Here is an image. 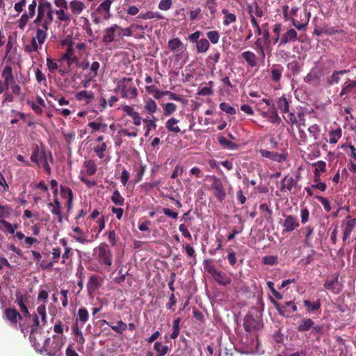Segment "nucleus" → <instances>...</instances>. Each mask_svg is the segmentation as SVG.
Segmentation results:
<instances>
[{
  "mask_svg": "<svg viewBox=\"0 0 356 356\" xmlns=\"http://www.w3.org/2000/svg\"><path fill=\"white\" fill-rule=\"evenodd\" d=\"M66 337L61 335H53L52 340L50 338L43 339L41 341V347L48 355L57 356L65 344Z\"/></svg>",
  "mask_w": 356,
  "mask_h": 356,
  "instance_id": "1",
  "label": "nucleus"
},
{
  "mask_svg": "<svg viewBox=\"0 0 356 356\" xmlns=\"http://www.w3.org/2000/svg\"><path fill=\"white\" fill-rule=\"evenodd\" d=\"M29 339L35 349L39 350L41 347V341H43L42 336V329L40 326L38 316L33 315V323L31 325Z\"/></svg>",
  "mask_w": 356,
  "mask_h": 356,
  "instance_id": "2",
  "label": "nucleus"
},
{
  "mask_svg": "<svg viewBox=\"0 0 356 356\" xmlns=\"http://www.w3.org/2000/svg\"><path fill=\"white\" fill-rule=\"evenodd\" d=\"M204 270L212 276L219 285L227 286L232 282L229 277L225 273L218 270L213 264H209L207 260L204 261Z\"/></svg>",
  "mask_w": 356,
  "mask_h": 356,
  "instance_id": "3",
  "label": "nucleus"
},
{
  "mask_svg": "<svg viewBox=\"0 0 356 356\" xmlns=\"http://www.w3.org/2000/svg\"><path fill=\"white\" fill-rule=\"evenodd\" d=\"M347 70L335 71L328 79V83L330 85L341 84V89H349L353 87L355 83L346 76Z\"/></svg>",
  "mask_w": 356,
  "mask_h": 356,
  "instance_id": "4",
  "label": "nucleus"
},
{
  "mask_svg": "<svg viewBox=\"0 0 356 356\" xmlns=\"http://www.w3.org/2000/svg\"><path fill=\"white\" fill-rule=\"evenodd\" d=\"M97 252V259L99 264L111 266L112 264L113 254L106 243H102L95 249Z\"/></svg>",
  "mask_w": 356,
  "mask_h": 356,
  "instance_id": "5",
  "label": "nucleus"
},
{
  "mask_svg": "<svg viewBox=\"0 0 356 356\" xmlns=\"http://www.w3.org/2000/svg\"><path fill=\"white\" fill-rule=\"evenodd\" d=\"M270 302L274 305L280 316L289 318L291 313L297 311V306L293 301L285 302L281 305L273 298H270Z\"/></svg>",
  "mask_w": 356,
  "mask_h": 356,
  "instance_id": "6",
  "label": "nucleus"
},
{
  "mask_svg": "<svg viewBox=\"0 0 356 356\" xmlns=\"http://www.w3.org/2000/svg\"><path fill=\"white\" fill-rule=\"evenodd\" d=\"M47 154H49L50 161L53 162L52 154L51 152H47L46 150V147L44 144L42 143L40 147L37 144H34L32 146L31 160L33 163L40 167V159H42L43 157H45Z\"/></svg>",
  "mask_w": 356,
  "mask_h": 356,
  "instance_id": "7",
  "label": "nucleus"
},
{
  "mask_svg": "<svg viewBox=\"0 0 356 356\" xmlns=\"http://www.w3.org/2000/svg\"><path fill=\"white\" fill-rule=\"evenodd\" d=\"M30 295L26 291L22 292L20 291H17L15 293V303H16L19 309L22 314L25 317H31V314L28 309V305L29 303Z\"/></svg>",
  "mask_w": 356,
  "mask_h": 356,
  "instance_id": "8",
  "label": "nucleus"
},
{
  "mask_svg": "<svg viewBox=\"0 0 356 356\" xmlns=\"http://www.w3.org/2000/svg\"><path fill=\"white\" fill-rule=\"evenodd\" d=\"M210 179L212 181L211 190L213 191L214 196L218 201L222 202L226 197V193L221 180L215 175L210 177Z\"/></svg>",
  "mask_w": 356,
  "mask_h": 356,
  "instance_id": "9",
  "label": "nucleus"
},
{
  "mask_svg": "<svg viewBox=\"0 0 356 356\" xmlns=\"http://www.w3.org/2000/svg\"><path fill=\"white\" fill-rule=\"evenodd\" d=\"M261 38H257L255 41V45L261 54L262 58H265V52L264 49L266 48H268L271 43V40L270 38V32L268 29H266L263 30Z\"/></svg>",
  "mask_w": 356,
  "mask_h": 356,
  "instance_id": "10",
  "label": "nucleus"
},
{
  "mask_svg": "<svg viewBox=\"0 0 356 356\" xmlns=\"http://www.w3.org/2000/svg\"><path fill=\"white\" fill-rule=\"evenodd\" d=\"M323 286L333 294H339L343 289V284L339 282V274L337 273L332 277H327L323 284Z\"/></svg>",
  "mask_w": 356,
  "mask_h": 356,
  "instance_id": "11",
  "label": "nucleus"
},
{
  "mask_svg": "<svg viewBox=\"0 0 356 356\" xmlns=\"http://www.w3.org/2000/svg\"><path fill=\"white\" fill-rule=\"evenodd\" d=\"M261 322L251 314H246L243 319V327L247 332L258 330L261 328Z\"/></svg>",
  "mask_w": 356,
  "mask_h": 356,
  "instance_id": "12",
  "label": "nucleus"
},
{
  "mask_svg": "<svg viewBox=\"0 0 356 356\" xmlns=\"http://www.w3.org/2000/svg\"><path fill=\"white\" fill-rule=\"evenodd\" d=\"M356 226V218H353L350 216L346 218V221L342 223L343 237L342 240L345 242L350 236L351 232Z\"/></svg>",
  "mask_w": 356,
  "mask_h": 356,
  "instance_id": "13",
  "label": "nucleus"
},
{
  "mask_svg": "<svg viewBox=\"0 0 356 356\" xmlns=\"http://www.w3.org/2000/svg\"><path fill=\"white\" fill-rule=\"evenodd\" d=\"M2 77L4 79V84L6 89L9 87L11 89H19V87L17 85H14V77L13 74V70L10 65H6L2 72Z\"/></svg>",
  "mask_w": 356,
  "mask_h": 356,
  "instance_id": "14",
  "label": "nucleus"
},
{
  "mask_svg": "<svg viewBox=\"0 0 356 356\" xmlns=\"http://www.w3.org/2000/svg\"><path fill=\"white\" fill-rule=\"evenodd\" d=\"M77 59L78 58L75 55L73 48V42L70 41L69 42L65 53L61 56V61H66V66L69 65L70 70L72 64L77 62Z\"/></svg>",
  "mask_w": 356,
  "mask_h": 356,
  "instance_id": "15",
  "label": "nucleus"
},
{
  "mask_svg": "<svg viewBox=\"0 0 356 356\" xmlns=\"http://www.w3.org/2000/svg\"><path fill=\"white\" fill-rule=\"evenodd\" d=\"M118 28V25L113 24V26L104 29L102 42L105 44H108L113 41L118 40V38H115L116 37H118V35H117Z\"/></svg>",
  "mask_w": 356,
  "mask_h": 356,
  "instance_id": "16",
  "label": "nucleus"
},
{
  "mask_svg": "<svg viewBox=\"0 0 356 356\" xmlns=\"http://www.w3.org/2000/svg\"><path fill=\"white\" fill-rule=\"evenodd\" d=\"M283 232L289 233L299 227V222L296 216L293 215L286 216L282 222Z\"/></svg>",
  "mask_w": 356,
  "mask_h": 356,
  "instance_id": "17",
  "label": "nucleus"
},
{
  "mask_svg": "<svg viewBox=\"0 0 356 356\" xmlns=\"http://www.w3.org/2000/svg\"><path fill=\"white\" fill-rule=\"evenodd\" d=\"M54 9L51 3L47 0H38V14L34 20L40 21L44 15Z\"/></svg>",
  "mask_w": 356,
  "mask_h": 356,
  "instance_id": "18",
  "label": "nucleus"
},
{
  "mask_svg": "<svg viewBox=\"0 0 356 356\" xmlns=\"http://www.w3.org/2000/svg\"><path fill=\"white\" fill-rule=\"evenodd\" d=\"M47 65L48 70L50 73H55L56 71L58 70V72L63 74L65 73H67L69 70V65L68 66H61L60 65L58 64V61H54L53 59H51L49 57L47 58Z\"/></svg>",
  "mask_w": 356,
  "mask_h": 356,
  "instance_id": "19",
  "label": "nucleus"
},
{
  "mask_svg": "<svg viewBox=\"0 0 356 356\" xmlns=\"http://www.w3.org/2000/svg\"><path fill=\"white\" fill-rule=\"evenodd\" d=\"M323 75V68L319 66H316L313 67L305 77V81L309 83H316Z\"/></svg>",
  "mask_w": 356,
  "mask_h": 356,
  "instance_id": "20",
  "label": "nucleus"
},
{
  "mask_svg": "<svg viewBox=\"0 0 356 356\" xmlns=\"http://www.w3.org/2000/svg\"><path fill=\"white\" fill-rule=\"evenodd\" d=\"M102 285V279L97 275H92L88 279L87 283V290L89 295H92Z\"/></svg>",
  "mask_w": 356,
  "mask_h": 356,
  "instance_id": "21",
  "label": "nucleus"
},
{
  "mask_svg": "<svg viewBox=\"0 0 356 356\" xmlns=\"http://www.w3.org/2000/svg\"><path fill=\"white\" fill-rule=\"evenodd\" d=\"M4 316L12 324H17L19 321L22 320V316L15 308L8 307L4 310Z\"/></svg>",
  "mask_w": 356,
  "mask_h": 356,
  "instance_id": "22",
  "label": "nucleus"
},
{
  "mask_svg": "<svg viewBox=\"0 0 356 356\" xmlns=\"http://www.w3.org/2000/svg\"><path fill=\"white\" fill-rule=\"evenodd\" d=\"M298 40L297 31L294 29H289L286 32L282 35L279 46L285 45L287 43L293 42Z\"/></svg>",
  "mask_w": 356,
  "mask_h": 356,
  "instance_id": "23",
  "label": "nucleus"
},
{
  "mask_svg": "<svg viewBox=\"0 0 356 356\" xmlns=\"http://www.w3.org/2000/svg\"><path fill=\"white\" fill-rule=\"evenodd\" d=\"M36 26L35 30V36L32 39H35V40L40 44L42 45L44 43L47 38L49 28H46L43 26H40V24H35Z\"/></svg>",
  "mask_w": 356,
  "mask_h": 356,
  "instance_id": "24",
  "label": "nucleus"
},
{
  "mask_svg": "<svg viewBox=\"0 0 356 356\" xmlns=\"http://www.w3.org/2000/svg\"><path fill=\"white\" fill-rule=\"evenodd\" d=\"M73 234L70 236L78 243L85 244L88 243L90 241L87 238L88 235L84 233L79 227H72Z\"/></svg>",
  "mask_w": 356,
  "mask_h": 356,
  "instance_id": "25",
  "label": "nucleus"
},
{
  "mask_svg": "<svg viewBox=\"0 0 356 356\" xmlns=\"http://www.w3.org/2000/svg\"><path fill=\"white\" fill-rule=\"evenodd\" d=\"M69 8L71 10V15L77 16L86 8V5L81 1L72 0L69 3Z\"/></svg>",
  "mask_w": 356,
  "mask_h": 356,
  "instance_id": "26",
  "label": "nucleus"
},
{
  "mask_svg": "<svg viewBox=\"0 0 356 356\" xmlns=\"http://www.w3.org/2000/svg\"><path fill=\"white\" fill-rule=\"evenodd\" d=\"M54 14H55V10L54 9H52L51 11H49L45 14L43 19H42L40 21L33 20V24H40V26H43L44 28L46 27L49 29V26L54 22Z\"/></svg>",
  "mask_w": 356,
  "mask_h": 356,
  "instance_id": "27",
  "label": "nucleus"
},
{
  "mask_svg": "<svg viewBox=\"0 0 356 356\" xmlns=\"http://www.w3.org/2000/svg\"><path fill=\"white\" fill-rule=\"evenodd\" d=\"M241 57L246 61L248 65L252 67H256L258 65V58L252 51H244L241 54Z\"/></svg>",
  "mask_w": 356,
  "mask_h": 356,
  "instance_id": "28",
  "label": "nucleus"
},
{
  "mask_svg": "<svg viewBox=\"0 0 356 356\" xmlns=\"http://www.w3.org/2000/svg\"><path fill=\"white\" fill-rule=\"evenodd\" d=\"M248 13L250 16H254L255 17H261L264 15L262 8L259 6L257 2L254 1L248 5Z\"/></svg>",
  "mask_w": 356,
  "mask_h": 356,
  "instance_id": "29",
  "label": "nucleus"
},
{
  "mask_svg": "<svg viewBox=\"0 0 356 356\" xmlns=\"http://www.w3.org/2000/svg\"><path fill=\"white\" fill-rule=\"evenodd\" d=\"M281 191L286 189L288 191H291L293 187L298 185V179H295L291 177L285 176L281 181Z\"/></svg>",
  "mask_w": 356,
  "mask_h": 356,
  "instance_id": "30",
  "label": "nucleus"
},
{
  "mask_svg": "<svg viewBox=\"0 0 356 356\" xmlns=\"http://www.w3.org/2000/svg\"><path fill=\"white\" fill-rule=\"evenodd\" d=\"M76 99L83 102L84 104H88L94 99V95L91 90H81L76 94Z\"/></svg>",
  "mask_w": 356,
  "mask_h": 356,
  "instance_id": "31",
  "label": "nucleus"
},
{
  "mask_svg": "<svg viewBox=\"0 0 356 356\" xmlns=\"http://www.w3.org/2000/svg\"><path fill=\"white\" fill-rule=\"evenodd\" d=\"M67 9H58L55 10V15L58 20L60 22H64L65 24H69L71 22V14L67 13Z\"/></svg>",
  "mask_w": 356,
  "mask_h": 356,
  "instance_id": "32",
  "label": "nucleus"
},
{
  "mask_svg": "<svg viewBox=\"0 0 356 356\" xmlns=\"http://www.w3.org/2000/svg\"><path fill=\"white\" fill-rule=\"evenodd\" d=\"M115 89H136V86L132 78H123L119 81Z\"/></svg>",
  "mask_w": 356,
  "mask_h": 356,
  "instance_id": "33",
  "label": "nucleus"
},
{
  "mask_svg": "<svg viewBox=\"0 0 356 356\" xmlns=\"http://www.w3.org/2000/svg\"><path fill=\"white\" fill-rule=\"evenodd\" d=\"M83 325L79 323H77V322H75L74 325L72 327V331L74 336L76 337V341L79 343L83 345L85 342V339L83 337V333L81 330V327Z\"/></svg>",
  "mask_w": 356,
  "mask_h": 356,
  "instance_id": "34",
  "label": "nucleus"
},
{
  "mask_svg": "<svg viewBox=\"0 0 356 356\" xmlns=\"http://www.w3.org/2000/svg\"><path fill=\"white\" fill-rule=\"evenodd\" d=\"M315 323L311 318H303L297 327V330L300 332H303L312 329Z\"/></svg>",
  "mask_w": 356,
  "mask_h": 356,
  "instance_id": "35",
  "label": "nucleus"
},
{
  "mask_svg": "<svg viewBox=\"0 0 356 356\" xmlns=\"http://www.w3.org/2000/svg\"><path fill=\"white\" fill-rule=\"evenodd\" d=\"M89 319V314L86 308L81 307L79 309L75 322L81 323L82 325Z\"/></svg>",
  "mask_w": 356,
  "mask_h": 356,
  "instance_id": "36",
  "label": "nucleus"
},
{
  "mask_svg": "<svg viewBox=\"0 0 356 356\" xmlns=\"http://www.w3.org/2000/svg\"><path fill=\"white\" fill-rule=\"evenodd\" d=\"M302 302L306 307L307 312L309 313L318 311L321 309V304L319 300L314 302H312L309 300H303Z\"/></svg>",
  "mask_w": 356,
  "mask_h": 356,
  "instance_id": "37",
  "label": "nucleus"
},
{
  "mask_svg": "<svg viewBox=\"0 0 356 356\" xmlns=\"http://www.w3.org/2000/svg\"><path fill=\"white\" fill-rule=\"evenodd\" d=\"M13 213V209L9 205L0 204V223L6 220V218H9Z\"/></svg>",
  "mask_w": 356,
  "mask_h": 356,
  "instance_id": "38",
  "label": "nucleus"
},
{
  "mask_svg": "<svg viewBox=\"0 0 356 356\" xmlns=\"http://www.w3.org/2000/svg\"><path fill=\"white\" fill-rule=\"evenodd\" d=\"M113 0H104L102 2L97 8V11L99 13H105L104 18H108L109 16V10L111 8Z\"/></svg>",
  "mask_w": 356,
  "mask_h": 356,
  "instance_id": "39",
  "label": "nucleus"
},
{
  "mask_svg": "<svg viewBox=\"0 0 356 356\" xmlns=\"http://www.w3.org/2000/svg\"><path fill=\"white\" fill-rule=\"evenodd\" d=\"M210 47V43L206 38H201L196 43V50L197 53L204 54L208 51Z\"/></svg>",
  "mask_w": 356,
  "mask_h": 356,
  "instance_id": "40",
  "label": "nucleus"
},
{
  "mask_svg": "<svg viewBox=\"0 0 356 356\" xmlns=\"http://www.w3.org/2000/svg\"><path fill=\"white\" fill-rule=\"evenodd\" d=\"M178 122H179L178 120H177L174 118H170L166 122V124H165L166 129L170 132H173V133H176V134L180 132L181 129L177 126Z\"/></svg>",
  "mask_w": 356,
  "mask_h": 356,
  "instance_id": "41",
  "label": "nucleus"
},
{
  "mask_svg": "<svg viewBox=\"0 0 356 356\" xmlns=\"http://www.w3.org/2000/svg\"><path fill=\"white\" fill-rule=\"evenodd\" d=\"M181 321V318H177L173 320V321H172V332L170 334V338L171 339H176L178 337L179 332H180V330H181V327H180Z\"/></svg>",
  "mask_w": 356,
  "mask_h": 356,
  "instance_id": "42",
  "label": "nucleus"
},
{
  "mask_svg": "<svg viewBox=\"0 0 356 356\" xmlns=\"http://www.w3.org/2000/svg\"><path fill=\"white\" fill-rule=\"evenodd\" d=\"M222 13L224 15L223 24L228 26L232 23L236 22V16L234 13H230L227 9H222Z\"/></svg>",
  "mask_w": 356,
  "mask_h": 356,
  "instance_id": "43",
  "label": "nucleus"
},
{
  "mask_svg": "<svg viewBox=\"0 0 356 356\" xmlns=\"http://www.w3.org/2000/svg\"><path fill=\"white\" fill-rule=\"evenodd\" d=\"M259 210L262 213L263 217L268 221L273 220V211L270 209L267 204H261L259 206Z\"/></svg>",
  "mask_w": 356,
  "mask_h": 356,
  "instance_id": "44",
  "label": "nucleus"
},
{
  "mask_svg": "<svg viewBox=\"0 0 356 356\" xmlns=\"http://www.w3.org/2000/svg\"><path fill=\"white\" fill-rule=\"evenodd\" d=\"M83 166L86 170V174L88 176H92L95 174L97 171V165L94 161L88 160L83 163Z\"/></svg>",
  "mask_w": 356,
  "mask_h": 356,
  "instance_id": "45",
  "label": "nucleus"
},
{
  "mask_svg": "<svg viewBox=\"0 0 356 356\" xmlns=\"http://www.w3.org/2000/svg\"><path fill=\"white\" fill-rule=\"evenodd\" d=\"M220 53L218 50H215L213 54H211L207 58L209 65L211 69H215V65L219 62Z\"/></svg>",
  "mask_w": 356,
  "mask_h": 356,
  "instance_id": "46",
  "label": "nucleus"
},
{
  "mask_svg": "<svg viewBox=\"0 0 356 356\" xmlns=\"http://www.w3.org/2000/svg\"><path fill=\"white\" fill-rule=\"evenodd\" d=\"M54 332L56 333V335L63 336L64 331L68 332V325L64 324L61 321H58L54 325Z\"/></svg>",
  "mask_w": 356,
  "mask_h": 356,
  "instance_id": "47",
  "label": "nucleus"
},
{
  "mask_svg": "<svg viewBox=\"0 0 356 356\" xmlns=\"http://www.w3.org/2000/svg\"><path fill=\"white\" fill-rule=\"evenodd\" d=\"M342 130L340 127L337 128L335 130H332L329 133L330 136V143L332 144H335L337 143L339 139L341 137Z\"/></svg>",
  "mask_w": 356,
  "mask_h": 356,
  "instance_id": "48",
  "label": "nucleus"
},
{
  "mask_svg": "<svg viewBox=\"0 0 356 356\" xmlns=\"http://www.w3.org/2000/svg\"><path fill=\"white\" fill-rule=\"evenodd\" d=\"M40 44L35 40L31 39L30 44H25L24 47V51L28 54L38 51Z\"/></svg>",
  "mask_w": 356,
  "mask_h": 356,
  "instance_id": "49",
  "label": "nucleus"
},
{
  "mask_svg": "<svg viewBox=\"0 0 356 356\" xmlns=\"http://www.w3.org/2000/svg\"><path fill=\"white\" fill-rule=\"evenodd\" d=\"M154 349L157 352L158 356H164L170 351L168 346H163L159 341L154 343Z\"/></svg>",
  "mask_w": 356,
  "mask_h": 356,
  "instance_id": "50",
  "label": "nucleus"
},
{
  "mask_svg": "<svg viewBox=\"0 0 356 356\" xmlns=\"http://www.w3.org/2000/svg\"><path fill=\"white\" fill-rule=\"evenodd\" d=\"M47 207L49 208H52L51 211L54 215H59L60 211H61V204L59 202L58 197L54 198L53 202H49L47 204Z\"/></svg>",
  "mask_w": 356,
  "mask_h": 356,
  "instance_id": "51",
  "label": "nucleus"
},
{
  "mask_svg": "<svg viewBox=\"0 0 356 356\" xmlns=\"http://www.w3.org/2000/svg\"><path fill=\"white\" fill-rule=\"evenodd\" d=\"M277 108L283 113H286L289 112V102L286 97L282 96L279 99L277 103Z\"/></svg>",
  "mask_w": 356,
  "mask_h": 356,
  "instance_id": "52",
  "label": "nucleus"
},
{
  "mask_svg": "<svg viewBox=\"0 0 356 356\" xmlns=\"http://www.w3.org/2000/svg\"><path fill=\"white\" fill-rule=\"evenodd\" d=\"M218 142L220 145H222L225 148H227L229 149H234L237 147V145L233 143L231 140H227L224 136H220L218 138Z\"/></svg>",
  "mask_w": 356,
  "mask_h": 356,
  "instance_id": "53",
  "label": "nucleus"
},
{
  "mask_svg": "<svg viewBox=\"0 0 356 356\" xmlns=\"http://www.w3.org/2000/svg\"><path fill=\"white\" fill-rule=\"evenodd\" d=\"M207 40L211 43L216 44L218 43L220 38V35L218 31H208L207 33Z\"/></svg>",
  "mask_w": 356,
  "mask_h": 356,
  "instance_id": "54",
  "label": "nucleus"
},
{
  "mask_svg": "<svg viewBox=\"0 0 356 356\" xmlns=\"http://www.w3.org/2000/svg\"><path fill=\"white\" fill-rule=\"evenodd\" d=\"M305 238L304 241L305 246L307 248H312V239L311 236L314 232V229L311 226H307L305 227Z\"/></svg>",
  "mask_w": 356,
  "mask_h": 356,
  "instance_id": "55",
  "label": "nucleus"
},
{
  "mask_svg": "<svg viewBox=\"0 0 356 356\" xmlns=\"http://www.w3.org/2000/svg\"><path fill=\"white\" fill-rule=\"evenodd\" d=\"M111 201L115 205L122 206L124 203V198L120 195L119 191L115 190L113 191V195L111 196Z\"/></svg>",
  "mask_w": 356,
  "mask_h": 356,
  "instance_id": "56",
  "label": "nucleus"
},
{
  "mask_svg": "<svg viewBox=\"0 0 356 356\" xmlns=\"http://www.w3.org/2000/svg\"><path fill=\"white\" fill-rule=\"evenodd\" d=\"M273 31L275 34V37L273 38V42L274 44L280 42L281 36L280 33L282 31V25L280 24H276L273 26Z\"/></svg>",
  "mask_w": 356,
  "mask_h": 356,
  "instance_id": "57",
  "label": "nucleus"
},
{
  "mask_svg": "<svg viewBox=\"0 0 356 356\" xmlns=\"http://www.w3.org/2000/svg\"><path fill=\"white\" fill-rule=\"evenodd\" d=\"M182 42L179 38L171 39L168 42V47L172 51H175L182 45Z\"/></svg>",
  "mask_w": 356,
  "mask_h": 356,
  "instance_id": "58",
  "label": "nucleus"
},
{
  "mask_svg": "<svg viewBox=\"0 0 356 356\" xmlns=\"http://www.w3.org/2000/svg\"><path fill=\"white\" fill-rule=\"evenodd\" d=\"M110 327L114 332L120 334L127 329V325L122 321H118L116 325H110Z\"/></svg>",
  "mask_w": 356,
  "mask_h": 356,
  "instance_id": "59",
  "label": "nucleus"
},
{
  "mask_svg": "<svg viewBox=\"0 0 356 356\" xmlns=\"http://www.w3.org/2000/svg\"><path fill=\"white\" fill-rule=\"evenodd\" d=\"M37 313L40 316L42 325L47 322V316L46 312L45 304H42L37 307Z\"/></svg>",
  "mask_w": 356,
  "mask_h": 356,
  "instance_id": "60",
  "label": "nucleus"
},
{
  "mask_svg": "<svg viewBox=\"0 0 356 356\" xmlns=\"http://www.w3.org/2000/svg\"><path fill=\"white\" fill-rule=\"evenodd\" d=\"M324 334V327L323 325H313L312 327L311 334L316 336L317 340H319Z\"/></svg>",
  "mask_w": 356,
  "mask_h": 356,
  "instance_id": "61",
  "label": "nucleus"
},
{
  "mask_svg": "<svg viewBox=\"0 0 356 356\" xmlns=\"http://www.w3.org/2000/svg\"><path fill=\"white\" fill-rule=\"evenodd\" d=\"M60 195L63 198H74L73 193L72 189L65 186H60Z\"/></svg>",
  "mask_w": 356,
  "mask_h": 356,
  "instance_id": "62",
  "label": "nucleus"
},
{
  "mask_svg": "<svg viewBox=\"0 0 356 356\" xmlns=\"http://www.w3.org/2000/svg\"><path fill=\"white\" fill-rule=\"evenodd\" d=\"M117 31V35L119 38H123L124 37H130L132 35V31L129 27L122 28L118 26Z\"/></svg>",
  "mask_w": 356,
  "mask_h": 356,
  "instance_id": "63",
  "label": "nucleus"
},
{
  "mask_svg": "<svg viewBox=\"0 0 356 356\" xmlns=\"http://www.w3.org/2000/svg\"><path fill=\"white\" fill-rule=\"evenodd\" d=\"M308 131L309 135L316 140L319 138L321 129L318 125L314 124L308 128Z\"/></svg>",
  "mask_w": 356,
  "mask_h": 356,
  "instance_id": "64",
  "label": "nucleus"
}]
</instances>
